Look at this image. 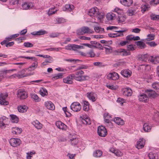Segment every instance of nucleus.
Returning a JSON list of instances; mask_svg holds the SVG:
<instances>
[{
  "label": "nucleus",
  "mask_w": 159,
  "mask_h": 159,
  "mask_svg": "<svg viewBox=\"0 0 159 159\" xmlns=\"http://www.w3.org/2000/svg\"><path fill=\"white\" fill-rule=\"evenodd\" d=\"M15 38H16L14 34L11 35L5 38L3 41L1 42L0 44L2 46L5 45L7 48L11 47L14 44L15 42L13 41L9 42L11 41L12 39Z\"/></svg>",
  "instance_id": "1"
},
{
  "label": "nucleus",
  "mask_w": 159,
  "mask_h": 159,
  "mask_svg": "<svg viewBox=\"0 0 159 159\" xmlns=\"http://www.w3.org/2000/svg\"><path fill=\"white\" fill-rule=\"evenodd\" d=\"M84 72L82 70H80L77 71L75 74H72L74 79L77 81H82L86 80L87 78H89V76L87 75H83Z\"/></svg>",
  "instance_id": "2"
},
{
  "label": "nucleus",
  "mask_w": 159,
  "mask_h": 159,
  "mask_svg": "<svg viewBox=\"0 0 159 159\" xmlns=\"http://www.w3.org/2000/svg\"><path fill=\"white\" fill-rule=\"evenodd\" d=\"M98 133L99 136L105 137L107 135V132L105 127L101 125L98 127Z\"/></svg>",
  "instance_id": "3"
},
{
  "label": "nucleus",
  "mask_w": 159,
  "mask_h": 159,
  "mask_svg": "<svg viewBox=\"0 0 159 159\" xmlns=\"http://www.w3.org/2000/svg\"><path fill=\"white\" fill-rule=\"evenodd\" d=\"M21 141L20 139L16 138H11L9 140V143L11 146L14 147L19 146Z\"/></svg>",
  "instance_id": "4"
},
{
  "label": "nucleus",
  "mask_w": 159,
  "mask_h": 159,
  "mask_svg": "<svg viewBox=\"0 0 159 159\" xmlns=\"http://www.w3.org/2000/svg\"><path fill=\"white\" fill-rule=\"evenodd\" d=\"M91 33L89 28L87 26H83L76 31V34L78 35H83L84 34Z\"/></svg>",
  "instance_id": "5"
},
{
  "label": "nucleus",
  "mask_w": 159,
  "mask_h": 159,
  "mask_svg": "<svg viewBox=\"0 0 159 159\" xmlns=\"http://www.w3.org/2000/svg\"><path fill=\"white\" fill-rule=\"evenodd\" d=\"M70 108L71 109L74 111L78 112L81 110V106L79 102H74L71 104Z\"/></svg>",
  "instance_id": "6"
},
{
  "label": "nucleus",
  "mask_w": 159,
  "mask_h": 159,
  "mask_svg": "<svg viewBox=\"0 0 159 159\" xmlns=\"http://www.w3.org/2000/svg\"><path fill=\"white\" fill-rule=\"evenodd\" d=\"M145 92L147 96L150 98H155L157 97L158 96V94L155 91L150 89H146Z\"/></svg>",
  "instance_id": "7"
},
{
  "label": "nucleus",
  "mask_w": 159,
  "mask_h": 159,
  "mask_svg": "<svg viewBox=\"0 0 159 159\" xmlns=\"http://www.w3.org/2000/svg\"><path fill=\"white\" fill-rule=\"evenodd\" d=\"M119 78V76L118 74L114 72L109 73L107 76V79L114 80H118Z\"/></svg>",
  "instance_id": "8"
},
{
  "label": "nucleus",
  "mask_w": 159,
  "mask_h": 159,
  "mask_svg": "<svg viewBox=\"0 0 159 159\" xmlns=\"http://www.w3.org/2000/svg\"><path fill=\"white\" fill-rule=\"evenodd\" d=\"M7 94H4L3 93L0 94V104L1 105L6 106L9 104L8 101L6 100V98L7 97Z\"/></svg>",
  "instance_id": "9"
},
{
  "label": "nucleus",
  "mask_w": 159,
  "mask_h": 159,
  "mask_svg": "<svg viewBox=\"0 0 159 159\" xmlns=\"http://www.w3.org/2000/svg\"><path fill=\"white\" fill-rule=\"evenodd\" d=\"M17 96L21 99H24L27 98L28 94L25 90L19 89L18 91Z\"/></svg>",
  "instance_id": "10"
},
{
  "label": "nucleus",
  "mask_w": 159,
  "mask_h": 159,
  "mask_svg": "<svg viewBox=\"0 0 159 159\" xmlns=\"http://www.w3.org/2000/svg\"><path fill=\"white\" fill-rule=\"evenodd\" d=\"M116 52L118 53V55H121L122 56H127L130 55L131 54L130 52L127 51L124 48L119 49L116 50Z\"/></svg>",
  "instance_id": "11"
},
{
  "label": "nucleus",
  "mask_w": 159,
  "mask_h": 159,
  "mask_svg": "<svg viewBox=\"0 0 159 159\" xmlns=\"http://www.w3.org/2000/svg\"><path fill=\"white\" fill-rule=\"evenodd\" d=\"M98 12V9L97 8V7H94L89 10L88 14L90 16L95 17Z\"/></svg>",
  "instance_id": "12"
},
{
  "label": "nucleus",
  "mask_w": 159,
  "mask_h": 159,
  "mask_svg": "<svg viewBox=\"0 0 159 159\" xmlns=\"http://www.w3.org/2000/svg\"><path fill=\"white\" fill-rule=\"evenodd\" d=\"M74 79L73 76L70 74L63 79V81L64 83L68 84H72L73 83L72 80Z\"/></svg>",
  "instance_id": "13"
},
{
  "label": "nucleus",
  "mask_w": 159,
  "mask_h": 159,
  "mask_svg": "<svg viewBox=\"0 0 159 159\" xmlns=\"http://www.w3.org/2000/svg\"><path fill=\"white\" fill-rule=\"evenodd\" d=\"M96 93L93 92H88L86 93L87 97L93 102H94L96 100L97 98H96Z\"/></svg>",
  "instance_id": "14"
},
{
  "label": "nucleus",
  "mask_w": 159,
  "mask_h": 159,
  "mask_svg": "<svg viewBox=\"0 0 159 159\" xmlns=\"http://www.w3.org/2000/svg\"><path fill=\"white\" fill-rule=\"evenodd\" d=\"M65 48L67 50L77 51V49H79L78 45L70 44L65 46Z\"/></svg>",
  "instance_id": "15"
},
{
  "label": "nucleus",
  "mask_w": 159,
  "mask_h": 159,
  "mask_svg": "<svg viewBox=\"0 0 159 159\" xmlns=\"http://www.w3.org/2000/svg\"><path fill=\"white\" fill-rule=\"evenodd\" d=\"M56 125L59 129L63 130H65L67 128L66 125L60 121L56 122Z\"/></svg>",
  "instance_id": "16"
},
{
  "label": "nucleus",
  "mask_w": 159,
  "mask_h": 159,
  "mask_svg": "<svg viewBox=\"0 0 159 159\" xmlns=\"http://www.w3.org/2000/svg\"><path fill=\"white\" fill-rule=\"evenodd\" d=\"M120 73L124 77L127 78L130 77L132 74L131 71L128 69L122 70Z\"/></svg>",
  "instance_id": "17"
},
{
  "label": "nucleus",
  "mask_w": 159,
  "mask_h": 159,
  "mask_svg": "<svg viewBox=\"0 0 159 159\" xmlns=\"http://www.w3.org/2000/svg\"><path fill=\"white\" fill-rule=\"evenodd\" d=\"M149 56L148 54H140L138 56V59L139 61H147L149 59Z\"/></svg>",
  "instance_id": "18"
},
{
  "label": "nucleus",
  "mask_w": 159,
  "mask_h": 159,
  "mask_svg": "<svg viewBox=\"0 0 159 159\" xmlns=\"http://www.w3.org/2000/svg\"><path fill=\"white\" fill-rule=\"evenodd\" d=\"M82 104H83V111L88 112L89 110V103L86 100H83Z\"/></svg>",
  "instance_id": "19"
},
{
  "label": "nucleus",
  "mask_w": 159,
  "mask_h": 159,
  "mask_svg": "<svg viewBox=\"0 0 159 159\" xmlns=\"http://www.w3.org/2000/svg\"><path fill=\"white\" fill-rule=\"evenodd\" d=\"M44 105L49 110H53L55 109V107L54 104L50 101L45 102Z\"/></svg>",
  "instance_id": "20"
},
{
  "label": "nucleus",
  "mask_w": 159,
  "mask_h": 159,
  "mask_svg": "<svg viewBox=\"0 0 159 159\" xmlns=\"http://www.w3.org/2000/svg\"><path fill=\"white\" fill-rule=\"evenodd\" d=\"M138 97L139 101L147 102L148 100V98L146 94L143 93Z\"/></svg>",
  "instance_id": "21"
},
{
  "label": "nucleus",
  "mask_w": 159,
  "mask_h": 159,
  "mask_svg": "<svg viewBox=\"0 0 159 159\" xmlns=\"http://www.w3.org/2000/svg\"><path fill=\"white\" fill-rule=\"evenodd\" d=\"M33 6L32 3L30 2H24L22 4V8L24 10L30 9L32 8Z\"/></svg>",
  "instance_id": "22"
},
{
  "label": "nucleus",
  "mask_w": 159,
  "mask_h": 159,
  "mask_svg": "<svg viewBox=\"0 0 159 159\" xmlns=\"http://www.w3.org/2000/svg\"><path fill=\"white\" fill-rule=\"evenodd\" d=\"M48 33L47 31L42 30H41L38 31L33 32L31 33V34L34 36L36 35H44Z\"/></svg>",
  "instance_id": "23"
},
{
  "label": "nucleus",
  "mask_w": 159,
  "mask_h": 159,
  "mask_svg": "<svg viewBox=\"0 0 159 159\" xmlns=\"http://www.w3.org/2000/svg\"><path fill=\"white\" fill-rule=\"evenodd\" d=\"M75 8L74 5L71 4H66L64 7L63 10L65 11H71L73 10Z\"/></svg>",
  "instance_id": "24"
},
{
  "label": "nucleus",
  "mask_w": 159,
  "mask_h": 159,
  "mask_svg": "<svg viewBox=\"0 0 159 159\" xmlns=\"http://www.w3.org/2000/svg\"><path fill=\"white\" fill-rule=\"evenodd\" d=\"M133 0H121L120 3L126 7H129L133 3Z\"/></svg>",
  "instance_id": "25"
},
{
  "label": "nucleus",
  "mask_w": 159,
  "mask_h": 159,
  "mask_svg": "<svg viewBox=\"0 0 159 159\" xmlns=\"http://www.w3.org/2000/svg\"><path fill=\"white\" fill-rule=\"evenodd\" d=\"M114 121L119 125H123L125 124L124 120L120 117H115L114 118Z\"/></svg>",
  "instance_id": "26"
},
{
  "label": "nucleus",
  "mask_w": 159,
  "mask_h": 159,
  "mask_svg": "<svg viewBox=\"0 0 159 159\" xmlns=\"http://www.w3.org/2000/svg\"><path fill=\"white\" fill-rule=\"evenodd\" d=\"M32 124L38 129H41L42 127V125L37 120L33 121Z\"/></svg>",
  "instance_id": "27"
},
{
  "label": "nucleus",
  "mask_w": 159,
  "mask_h": 159,
  "mask_svg": "<svg viewBox=\"0 0 159 159\" xmlns=\"http://www.w3.org/2000/svg\"><path fill=\"white\" fill-rule=\"evenodd\" d=\"M144 145V143L143 140L142 139H140L139 141L137 142L136 147L138 149H139L143 147Z\"/></svg>",
  "instance_id": "28"
},
{
  "label": "nucleus",
  "mask_w": 159,
  "mask_h": 159,
  "mask_svg": "<svg viewBox=\"0 0 159 159\" xmlns=\"http://www.w3.org/2000/svg\"><path fill=\"white\" fill-rule=\"evenodd\" d=\"M132 93V91L129 88H125L124 90L123 94L126 96H131Z\"/></svg>",
  "instance_id": "29"
},
{
  "label": "nucleus",
  "mask_w": 159,
  "mask_h": 159,
  "mask_svg": "<svg viewBox=\"0 0 159 159\" xmlns=\"http://www.w3.org/2000/svg\"><path fill=\"white\" fill-rule=\"evenodd\" d=\"M22 131V129L17 127L12 128V133L13 134H20Z\"/></svg>",
  "instance_id": "30"
},
{
  "label": "nucleus",
  "mask_w": 159,
  "mask_h": 159,
  "mask_svg": "<svg viewBox=\"0 0 159 159\" xmlns=\"http://www.w3.org/2000/svg\"><path fill=\"white\" fill-rule=\"evenodd\" d=\"M28 108L27 106H20L17 107L18 111L20 112L24 113L27 111Z\"/></svg>",
  "instance_id": "31"
},
{
  "label": "nucleus",
  "mask_w": 159,
  "mask_h": 159,
  "mask_svg": "<svg viewBox=\"0 0 159 159\" xmlns=\"http://www.w3.org/2000/svg\"><path fill=\"white\" fill-rule=\"evenodd\" d=\"M135 43L137 46L140 49H143L146 47L145 43L143 42L139 41L135 42Z\"/></svg>",
  "instance_id": "32"
},
{
  "label": "nucleus",
  "mask_w": 159,
  "mask_h": 159,
  "mask_svg": "<svg viewBox=\"0 0 159 159\" xmlns=\"http://www.w3.org/2000/svg\"><path fill=\"white\" fill-rule=\"evenodd\" d=\"M143 129L145 132H148L150 131L152 127L148 123H145L143 125Z\"/></svg>",
  "instance_id": "33"
},
{
  "label": "nucleus",
  "mask_w": 159,
  "mask_h": 159,
  "mask_svg": "<svg viewBox=\"0 0 159 159\" xmlns=\"http://www.w3.org/2000/svg\"><path fill=\"white\" fill-rule=\"evenodd\" d=\"M63 73H59L57 74H54L52 77L53 80H57L59 79L62 78L63 77Z\"/></svg>",
  "instance_id": "34"
},
{
  "label": "nucleus",
  "mask_w": 159,
  "mask_h": 159,
  "mask_svg": "<svg viewBox=\"0 0 159 159\" xmlns=\"http://www.w3.org/2000/svg\"><path fill=\"white\" fill-rule=\"evenodd\" d=\"M102 154V152L101 150H97L93 152V156L96 157H100Z\"/></svg>",
  "instance_id": "35"
},
{
  "label": "nucleus",
  "mask_w": 159,
  "mask_h": 159,
  "mask_svg": "<svg viewBox=\"0 0 159 159\" xmlns=\"http://www.w3.org/2000/svg\"><path fill=\"white\" fill-rule=\"evenodd\" d=\"M141 8L142 12L144 13V12L146 11H148L149 10V8H150V7L148 4L146 3L144 5H142Z\"/></svg>",
  "instance_id": "36"
},
{
  "label": "nucleus",
  "mask_w": 159,
  "mask_h": 159,
  "mask_svg": "<svg viewBox=\"0 0 159 159\" xmlns=\"http://www.w3.org/2000/svg\"><path fill=\"white\" fill-rule=\"evenodd\" d=\"M53 61L52 57L50 56L47 59H45L44 61L43 62L42 64L43 66H45L48 64V63H51Z\"/></svg>",
  "instance_id": "37"
},
{
  "label": "nucleus",
  "mask_w": 159,
  "mask_h": 159,
  "mask_svg": "<svg viewBox=\"0 0 159 159\" xmlns=\"http://www.w3.org/2000/svg\"><path fill=\"white\" fill-rule=\"evenodd\" d=\"M148 61H150L154 64H156L159 62V58L153 57L152 56H150Z\"/></svg>",
  "instance_id": "38"
},
{
  "label": "nucleus",
  "mask_w": 159,
  "mask_h": 159,
  "mask_svg": "<svg viewBox=\"0 0 159 159\" xmlns=\"http://www.w3.org/2000/svg\"><path fill=\"white\" fill-rule=\"evenodd\" d=\"M10 116L12 122L17 123L18 122L19 118L16 116L14 114H11L10 115Z\"/></svg>",
  "instance_id": "39"
},
{
  "label": "nucleus",
  "mask_w": 159,
  "mask_h": 159,
  "mask_svg": "<svg viewBox=\"0 0 159 159\" xmlns=\"http://www.w3.org/2000/svg\"><path fill=\"white\" fill-rule=\"evenodd\" d=\"M40 94L43 97L47 96L48 95L47 90L44 88H42V89L39 91Z\"/></svg>",
  "instance_id": "40"
},
{
  "label": "nucleus",
  "mask_w": 159,
  "mask_h": 159,
  "mask_svg": "<svg viewBox=\"0 0 159 159\" xmlns=\"http://www.w3.org/2000/svg\"><path fill=\"white\" fill-rule=\"evenodd\" d=\"M32 98L34 99L36 102H38L41 100L40 98L35 93H32L31 94Z\"/></svg>",
  "instance_id": "41"
},
{
  "label": "nucleus",
  "mask_w": 159,
  "mask_h": 159,
  "mask_svg": "<svg viewBox=\"0 0 159 159\" xmlns=\"http://www.w3.org/2000/svg\"><path fill=\"white\" fill-rule=\"evenodd\" d=\"M148 157L150 159H158V157L157 156L156 153L153 152H151L149 153Z\"/></svg>",
  "instance_id": "42"
},
{
  "label": "nucleus",
  "mask_w": 159,
  "mask_h": 159,
  "mask_svg": "<svg viewBox=\"0 0 159 159\" xmlns=\"http://www.w3.org/2000/svg\"><path fill=\"white\" fill-rule=\"evenodd\" d=\"M89 67V66L87 65H81L77 67L76 69V70H81V69H87Z\"/></svg>",
  "instance_id": "43"
},
{
  "label": "nucleus",
  "mask_w": 159,
  "mask_h": 159,
  "mask_svg": "<svg viewBox=\"0 0 159 159\" xmlns=\"http://www.w3.org/2000/svg\"><path fill=\"white\" fill-rule=\"evenodd\" d=\"M82 123L86 125H89L91 124V121L89 118L86 117L84 119L83 118L82 120Z\"/></svg>",
  "instance_id": "44"
},
{
  "label": "nucleus",
  "mask_w": 159,
  "mask_h": 159,
  "mask_svg": "<svg viewBox=\"0 0 159 159\" xmlns=\"http://www.w3.org/2000/svg\"><path fill=\"white\" fill-rule=\"evenodd\" d=\"M67 107H66L62 108V110L64 112L66 117H71L72 115L70 112H69L67 110Z\"/></svg>",
  "instance_id": "45"
},
{
  "label": "nucleus",
  "mask_w": 159,
  "mask_h": 159,
  "mask_svg": "<svg viewBox=\"0 0 159 159\" xmlns=\"http://www.w3.org/2000/svg\"><path fill=\"white\" fill-rule=\"evenodd\" d=\"M150 17L152 20H159V15H156L152 13L150 15Z\"/></svg>",
  "instance_id": "46"
},
{
  "label": "nucleus",
  "mask_w": 159,
  "mask_h": 159,
  "mask_svg": "<svg viewBox=\"0 0 159 159\" xmlns=\"http://www.w3.org/2000/svg\"><path fill=\"white\" fill-rule=\"evenodd\" d=\"M20 58H23L28 59H31V60L34 61V62L37 61L38 59L34 57H26L24 56H20L19 57Z\"/></svg>",
  "instance_id": "47"
},
{
  "label": "nucleus",
  "mask_w": 159,
  "mask_h": 159,
  "mask_svg": "<svg viewBox=\"0 0 159 159\" xmlns=\"http://www.w3.org/2000/svg\"><path fill=\"white\" fill-rule=\"evenodd\" d=\"M71 144L72 145L75 146L78 143V140L76 138H72L70 139Z\"/></svg>",
  "instance_id": "48"
},
{
  "label": "nucleus",
  "mask_w": 159,
  "mask_h": 159,
  "mask_svg": "<svg viewBox=\"0 0 159 159\" xmlns=\"http://www.w3.org/2000/svg\"><path fill=\"white\" fill-rule=\"evenodd\" d=\"M7 70H5L0 71V77L4 78L6 77L7 75Z\"/></svg>",
  "instance_id": "49"
},
{
  "label": "nucleus",
  "mask_w": 159,
  "mask_h": 159,
  "mask_svg": "<svg viewBox=\"0 0 159 159\" xmlns=\"http://www.w3.org/2000/svg\"><path fill=\"white\" fill-rule=\"evenodd\" d=\"M87 54L89 55V56L91 58L94 57L96 55L93 49L90 50L87 53Z\"/></svg>",
  "instance_id": "50"
},
{
  "label": "nucleus",
  "mask_w": 159,
  "mask_h": 159,
  "mask_svg": "<svg viewBox=\"0 0 159 159\" xmlns=\"http://www.w3.org/2000/svg\"><path fill=\"white\" fill-rule=\"evenodd\" d=\"M127 30H128L126 28H125L123 29V30L116 31L115 32L119 33V34L117 33V34L119 35L120 37H122L124 36L123 33L126 31Z\"/></svg>",
  "instance_id": "51"
},
{
  "label": "nucleus",
  "mask_w": 159,
  "mask_h": 159,
  "mask_svg": "<svg viewBox=\"0 0 159 159\" xmlns=\"http://www.w3.org/2000/svg\"><path fill=\"white\" fill-rule=\"evenodd\" d=\"M93 64L94 66H98L99 67H101L105 66V65L103 64L102 62L99 61L95 62L93 63Z\"/></svg>",
  "instance_id": "52"
},
{
  "label": "nucleus",
  "mask_w": 159,
  "mask_h": 159,
  "mask_svg": "<svg viewBox=\"0 0 159 159\" xmlns=\"http://www.w3.org/2000/svg\"><path fill=\"white\" fill-rule=\"evenodd\" d=\"M125 16L121 15L118 16V23H120L124 22L125 20Z\"/></svg>",
  "instance_id": "53"
},
{
  "label": "nucleus",
  "mask_w": 159,
  "mask_h": 159,
  "mask_svg": "<svg viewBox=\"0 0 159 159\" xmlns=\"http://www.w3.org/2000/svg\"><path fill=\"white\" fill-rule=\"evenodd\" d=\"M54 7L50 9L48 12V14L49 16H51L55 14L57 11V10L54 11Z\"/></svg>",
  "instance_id": "54"
},
{
  "label": "nucleus",
  "mask_w": 159,
  "mask_h": 159,
  "mask_svg": "<svg viewBox=\"0 0 159 159\" xmlns=\"http://www.w3.org/2000/svg\"><path fill=\"white\" fill-rule=\"evenodd\" d=\"M104 14L103 13L99 12L97 13V15H96V17L97 18V19L99 20H101L104 17Z\"/></svg>",
  "instance_id": "55"
},
{
  "label": "nucleus",
  "mask_w": 159,
  "mask_h": 159,
  "mask_svg": "<svg viewBox=\"0 0 159 159\" xmlns=\"http://www.w3.org/2000/svg\"><path fill=\"white\" fill-rule=\"evenodd\" d=\"M61 34L57 32L52 33L49 34V37L51 38H54L58 37Z\"/></svg>",
  "instance_id": "56"
},
{
  "label": "nucleus",
  "mask_w": 159,
  "mask_h": 159,
  "mask_svg": "<svg viewBox=\"0 0 159 159\" xmlns=\"http://www.w3.org/2000/svg\"><path fill=\"white\" fill-rule=\"evenodd\" d=\"M135 11L132 9H129L128 10L127 13V14L130 16L134 15V14Z\"/></svg>",
  "instance_id": "57"
},
{
  "label": "nucleus",
  "mask_w": 159,
  "mask_h": 159,
  "mask_svg": "<svg viewBox=\"0 0 159 159\" xmlns=\"http://www.w3.org/2000/svg\"><path fill=\"white\" fill-rule=\"evenodd\" d=\"M127 49L128 50V51L129 52L130 51H133L134 50L135 48L133 45L132 44H128L127 45Z\"/></svg>",
  "instance_id": "58"
},
{
  "label": "nucleus",
  "mask_w": 159,
  "mask_h": 159,
  "mask_svg": "<svg viewBox=\"0 0 159 159\" xmlns=\"http://www.w3.org/2000/svg\"><path fill=\"white\" fill-rule=\"evenodd\" d=\"M129 41H127L126 40L125 41H122L120 42L119 45L121 46H123L126 45H127L129 44Z\"/></svg>",
  "instance_id": "59"
},
{
  "label": "nucleus",
  "mask_w": 159,
  "mask_h": 159,
  "mask_svg": "<svg viewBox=\"0 0 159 159\" xmlns=\"http://www.w3.org/2000/svg\"><path fill=\"white\" fill-rule=\"evenodd\" d=\"M159 83L158 82H154L152 84V87L155 89H157L158 88Z\"/></svg>",
  "instance_id": "60"
},
{
  "label": "nucleus",
  "mask_w": 159,
  "mask_h": 159,
  "mask_svg": "<svg viewBox=\"0 0 159 159\" xmlns=\"http://www.w3.org/2000/svg\"><path fill=\"white\" fill-rule=\"evenodd\" d=\"M159 3V0H151L150 2V4L151 5H155Z\"/></svg>",
  "instance_id": "61"
},
{
  "label": "nucleus",
  "mask_w": 159,
  "mask_h": 159,
  "mask_svg": "<svg viewBox=\"0 0 159 159\" xmlns=\"http://www.w3.org/2000/svg\"><path fill=\"white\" fill-rule=\"evenodd\" d=\"M35 152L34 151L31 152L30 153L28 152L27 153L26 158L27 159H31L32 157V155L34 154H35Z\"/></svg>",
  "instance_id": "62"
},
{
  "label": "nucleus",
  "mask_w": 159,
  "mask_h": 159,
  "mask_svg": "<svg viewBox=\"0 0 159 159\" xmlns=\"http://www.w3.org/2000/svg\"><path fill=\"white\" fill-rule=\"evenodd\" d=\"M23 45L27 48H30L32 47L33 45L30 43L27 42L24 43L23 44Z\"/></svg>",
  "instance_id": "63"
},
{
  "label": "nucleus",
  "mask_w": 159,
  "mask_h": 159,
  "mask_svg": "<svg viewBox=\"0 0 159 159\" xmlns=\"http://www.w3.org/2000/svg\"><path fill=\"white\" fill-rule=\"evenodd\" d=\"M113 15L112 13H108L107 14V18L108 20H111L113 19V16H112Z\"/></svg>",
  "instance_id": "64"
}]
</instances>
